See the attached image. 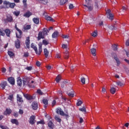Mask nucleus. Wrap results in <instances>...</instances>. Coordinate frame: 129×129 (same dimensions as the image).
Returning <instances> with one entry per match:
<instances>
[{"mask_svg":"<svg viewBox=\"0 0 129 129\" xmlns=\"http://www.w3.org/2000/svg\"><path fill=\"white\" fill-rule=\"evenodd\" d=\"M14 19H13V16L11 15H8L6 16V18L4 19L5 23L8 24V23H13Z\"/></svg>","mask_w":129,"mask_h":129,"instance_id":"f257e3e1","label":"nucleus"},{"mask_svg":"<svg viewBox=\"0 0 129 129\" xmlns=\"http://www.w3.org/2000/svg\"><path fill=\"white\" fill-rule=\"evenodd\" d=\"M56 113H57L58 114H59L62 116H66V117H69V115H68V114H65V113H64V111H63V110L60 108H57L56 109Z\"/></svg>","mask_w":129,"mask_h":129,"instance_id":"f03ea898","label":"nucleus"},{"mask_svg":"<svg viewBox=\"0 0 129 129\" xmlns=\"http://www.w3.org/2000/svg\"><path fill=\"white\" fill-rule=\"evenodd\" d=\"M106 13L107 15V18H108V19H109V20H113V15L112 14L110 13H111L110 9H108L107 11H106Z\"/></svg>","mask_w":129,"mask_h":129,"instance_id":"7ed1b4c3","label":"nucleus"},{"mask_svg":"<svg viewBox=\"0 0 129 129\" xmlns=\"http://www.w3.org/2000/svg\"><path fill=\"white\" fill-rule=\"evenodd\" d=\"M23 81V85L25 86L26 85H28L30 82V79L27 77H24L22 80Z\"/></svg>","mask_w":129,"mask_h":129,"instance_id":"20e7f679","label":"nucleus"},{"mask_svg":"<svg viewBox=\"0 0 129 129\" xmlns=\"http://www.w3.org/2000/svg\"><path fill=\"white\" fill-rule=\"evenodd\" d=\"M35 119H36V116L35 115H32L30 116L29 120L30 124H32V125H33V124H35V123H36V120Z\"/></svg>","mask_w":129,"mask_h":129,"instance_id":"39448f33","label":"nucleus"},{"mask_svg":"<svg viewBox=\"0 0 129 129\" xmlns=\"http://www.w3.org/2000/svg\"><path fill=\"white\" fill-rule=\"evenodd\" d=\"M15 47L17 49H20L21 48V41H20L19 39H17L15 41Z\"/></svg>","mask_w":129,"mask_h":129,"instance_id":"423d86ee","label":"nucleus"},{"mask_svg":"<svg viewBox=\"0 0 129 129\" xmlns=\"http://www.w3.org/2000/svg\"><path fill=\"white\" fill-rule=\"evenodd\" d=\"M38 103L37 102H33L32 103V108L34 109V110H37L38 109Z\"/></svg>","mask_w":129,"mask_h":129,"instance_id":"0eeeda50","label":"nucleus"},{"mask_svg":"<svg viewBox=\"0 0 129 129\" xmlns=\"http://www.w3.org/2000/svg\"><path fill=\"white\" fill-rule=\"evenodd\" d=\"M8 81L11 85H15V78L13 77H10L8 79Z\"/></svg>","mask_w":129,"mask_h":129,"instance_id":"6e6552de","label":"nucleus"},{"mask_svg":"<svg viewBox=\"0 0 129 129\" xmlns=\"http://www.w3.org/2000/svg\"><path fill=\"white\" fill-rule=\"evenodd\" d=\"M23 96H24L25 98H26L27 100H32L33 99V96H31L28 94H23Z\"/></svg>","mask_w":129,"mask_h":129,"instance_id":"1a4fd4ad","label":"nucleus"},{"mask_svg":"<svg viewBox=\"0 0 129 129\" xmlns=\"http://www.w3.org/2000/svg\"><path fill=\"white\" fill-rule=\"evenodd\" d=\"M25 44L28 49H30V37H27L25 41Z\"/></svg>","mask_w":129,"mask_h":129,"instance_id":"9d476101","label":"nucleus"},{"mask_svg":"<svg viewBox=\"0 0 129 129\" xmlns=\"http://www.w3.org/2000/svg\"><path fill=\"white\" fill-rule=\"evenodd\" d=\"M44 34H43V32H41L40 31L38 33V37H37V39L38 41H40V40H41V39H44Z\"/></svg>","mask_w":129,"mask_h":129,"instance_id":"9b49d317","label":"nucleus"},{"mask_svg":"<svg viewBox=\"0 0 129 129\" xmlns=\"http://www.w3.org/2000/svg\"><path fill=\"white\" fill-rule=\"evenodd\" d=\"M17 31L18 32H19L20 35H18V33H16V38H17L18 39H21L22 38V34H23L22 30H21L20 29H18L17 30Z\"/></svg>","mask_w":129,"mask_h":129,"instance_id":"f8f14e48","label":"nucleus"},{"mask_svg":"<svg viewBox=\"0 0 129 129\" xmlns=\"http://www.w3.org/2000/svg\"><path fill=\"white\" fill-rule=\"evenodd\" d=\"M5 33L6 34L7 37H11V30L10 29H6L4 31Z\"/></svg>","mask_w":129,"mask_h":129,"instance_id":"ddd939ff","label":"nucleus"},{"mask_svg":"<svg viewBox=\"0 0 129 129\" xmlns=\"http://www.w3.org/2000/svg\"><path fill=\"white\" fill-rule=\"evenodd\" d=\"M47 125L51 129L54 128V123L51 120L48 122Z\"/></svg>","mask_w":129,"mask_h":129,"instance_id":"4468645a","label":"nucleus"},{"mask_svg":"<svg viewBox=\"0 0 129 129\" xmlns=\"http://www.w3.org/2000/svg\"><path fill=\"white\" fill-rule=\"evenodd\" d=\"M11 122L13 124H16V125H19V121L17 119H12Z\"/></svg>","mask_w":129,"mask_h":129,"instance_id":"2eb2a0df","label":"nucleus"},{"mask_svg":"<svg viewBox=\"0 0 129 129\" xmlns=\"http://www.w3.org/2000/svg\"><path fill=\"white\" fill-rule=\"evenodd\" d=\"M31 16H32V12H30V11H27L23 15V16L25 17V18H30Z\"/></svg>","mask_w":129,"mask_h":129,"instance_id":"dca6fc26","label":"nucleus"},{"mask_svg":"<svg viewBox=\"0 0 129 129\" xmlns=\"http://www.w3.org/2000/svg\"><path fill=\"white\" fill-rule=\"evenodd\" d=\"M64 59H69V51H68V50L67 49L64 52Z\"/></svg>","mask_w":129,"mask_h":129,"instance_id":"f3484780","label":"nucleus"},{"mask_svg":"<svg viewBox=\"0 0 129 129\" xmlns=\"http://www.w3.org/2000/svg\"><path fill=\"white\" fill-rule=\"evenodd\" d=\"M7 81L2 82L0 84V86L2 88V89L3 90L5 89V88H6V86H7Z\"/></svg>","mask_w":129,"mask_h":129,"instance_id":"a211bd4d","label":"nucleus"},{"mask_svg":"<svg viewBox=\"0 0 129 129\" xmlns=\"http://www.w3.org/2000/svg\"><path fill=\"white\" fill-rule=\"evenodd\" d=\"M17 101H19V102H21V103H23V102H24L23 98H22V97L20 96V95L17 94Z\"/></svg>","mask_w":129,"mask_h":129,"instance_id":"6ab92c4d","label":"nucleus"},{"mask_svg":"<svg viewBox=\"0 0 129 129\" xmlns=\"http://www.w3.org/2000/svg\"><path fill=\"white\" fill-rule=\"evenodd\" d=\"M12 113V110H11V109H6V110L4 112V114L5 115H8V114H9V115H10V114H11Z\"/></svg>","mask_w":129,"mask_h":129,"instance_id":"aec40b11","label":"nucleus"},{"mask_svg":"<svg viewBox=\"0 0 129 129\" xmlns=\"http://www.w3.org/2000/svg\"><path fill=\"white\" fill-rule=\"evenodd\" d=\"M42 102L44 104V107L45 108H46L48 105V100H47V99H44L43 100H42Z\"/></svg>","mask_w":129,"mask_h":129,"instance_id":"412c9836","label":"nucleus"},{"mask_svg":"<svg viewBox=\"0 0 129 129\" xmlns=\"http://www.w3.org/2000/svg\"><path fill=\"white\" fill-rule=\"evenodd\" d=\"M33 21L34 22V23L36 24L37 25H39L40 23V20L39 19V18H34L33 19Z\"/></svg>","mask_w":129,"mask_h":129,"instance_id":"4be33fe9","label":"nucleus"},{"mask_svg":"<svg viewBox=\"0 0 129 129\" xmlns=\"http://www.w3.org/2000/svg\"><path fill=\"white\" fill-rule=\"evenodd\" d=\"M44 56H45V57L48 58V56H49V51H48V49H47V48L44 49Z\"/></svg>","mask_w":129,"mask_h":129,"instance_id":"5701e85b","label":"nucleus"},{"mask_svg":"<svg viewBox=\"0 0 129 129\" xmlns=\"http://www.w3.org/2000/svg\"><path fill=\"white\" fill-rule=\"evenodd\" d=\"M58 35H59V33L58 32V31H55L53 33L52 37L53 38H57V37H58Z\"/></svg>","mask_w":129,"mask_h":129,"instance_id":"b1692460","label":"nucleus"},{"mask_svg":"<svg viewBox=\"0 0 129 129\" xmlns=\"http://www.w3.org/2000/svg\"><path fill=\"white\" fill-rule=\"evenodd\" d=\"M114 59L115 60L117 63V66H119V65H120V60H119V59L117 58V56H115Z\"/></svg>","mask_w":129,"mask_h":129,"instance_id":"393cba45","label":"nucleus"},{"mask_svg":"<svg viewBox=\"0 0 129 129\" xmlns=\"http://www.w3.org/2000/svg\"><path fill=\"white\" fill-rule=\"evenodd\" d=\"M91 52L92 53V55H93V56H96V49L95 48H92L91 49Z\"/></svg>","mask_w":129,"mask_h":129,"instance_id":"a878e982","label":"nucleus"},{"mask_svg":"<svg viewBox=\"0 0 129 129\" xmlns=\"http://www.w3.org/2000/svg\"><path fill=\"white\" fill-rule=\"evenodd\" d=\"M17 84L19 86H22V79L20 77L17 79Z\"/></svg>","mask_w":129,"mask_h":129,"instance_id":"bb28decb","label":"nucleus"},{"mask_svg":"<svg viewBox=\"0 0 129 129\" xmlns=\"http://www.w3.org/2000/svg\"><path fill=\"white\" fill-rule=\"evenodd\" d=\"M67 94L70 96V97H74V91H72L71 93L68 92Z\"/></svg>","mask_w":129,"mask_h":129,"instance_id":"cd10ccee","label":"nucleus"},{"mask_svg":"<svg viewBox=\"0 0 129 129\" xmlns=\"http://www.w3.org/2000/svg\"><path fill=\"white\" fill-rule=\"evenodd\" d=\"M84 7H86V8H87V9L89 10V12H91V11H92V10H93V6H88L86 5H84Z\"/></svg>","mask_w":129,"mask_h":129,"instance_id":"c85d7f7f","label":"nucleus"},{"mask_svg":"<svg viewBox=\"0 0 129 129\" xmlns=\"http://www.w3.org/2000/svg\"><path fill=\"white\" fill-rule=\"evenodd\" d=\"M31 48H32L34 50L35 52H36V53L37 52V46H36L35 45V44L34 43H31Z\"/></svg>","mask_w":129,"mask_h":129,"instance_id":"c756f323","label":"nucleus"},{"mask_svg":"<svg viewBox=\"0 0 129 129\" xmlns=\"http://www.w3.org/2000/svg\"><path fill=\"white\" fill-rule=\"evenodd\" d=\"M23 29L25 31H26L27 30H30L31 29V25H25L23 27Z\"/></svg>","mask_w":129,"mask_h":129,"instance_id":"7c9ffc66","label":"nucleus"},{"mask_svg":"<svg viewBox=\"0 0 129 129\" xmlns=\"http://www.w3.org/2000/svg\"><path fill=\"white\" fill-rule=\"evenodd\" d=\"M67 2H68V0H60L59 4L60 6H63V5H65Z\"/></svg>","mask_w":129,"mask_h":129,"instance_id":"2f4dec72","label":"nucleus"},{"mask_svg":"<svg viewBox=\"0 0 129 129\" xmlns=\"http://www.w3.org/2000/svg\"><path fill=\"white\" fill-rule=\"evenodd\" d=\"M109 30H116L117 28H116V26L115 25H110L108 27Z\"/></svg>","mask_w":129,"mask_h":129,"instance_id":"473e14b6","label":"nucleus"},{"mask_svg":"<svg viewBox=\"0 0 129 129\" xmlns=\"http://www.w3.org/2000/svg\"><path fill=\"white\" fill-rule=\"evenodd\" d=\"M39 3L43 5H47L48 4V0H39Z\"/></svg>","mask_w":129,"mask_h":129,"instance_id":"72a5a7b5","label":"nucleus"},{"mask_svg":"<svg viewBox=\"0 0 129 129\" xmlns=\"http://www.w3.org/2000/svg\"><path fill=\"white\" fill-rule=\"evenodd\" d=\"M47 29L46 28H44L43 29V31H42V34L43 35V36H46V35H48V33H47Z\"/></svg>","mask_w":129,"mask_h":129,"instance_id":"f704fd0d","label":"nucleus"},{"mask_svg":"<svg viewBox=\"0 0 129 129\" xmlns=\"http://www.w3.org/2000/svg\"><path fill=\"white\" fill-rule=\"evenodd\" d=\"M1 36L4 37V36H6V33L0 29V41H2V39H1Z\"/></svg>","mask_w":129,"mask_h":129,"instance_id":"c9c22d12","label":"nucleus"},{"mask_svg":"<svg viewBox=\"0 0 129 129\" xmlns=\"http://www.w3.org/2000/svg\"><path fill=\"white\" fill-rule=\"evenodd\" d=\"M56 82L57 83H59L60 82V80H61V76H57L55 79Z\"/></svg>","mask_w":129,"mask_h":129,"instance_id":"e433bc0d","label":"nucleus"},{"mask_svg":"<svg viewBox=\"0 0 129 129\" xmlns=\"http://www.w3.org/2000/svg\"><path fill=\"white\" fill-rule=\"evenodd\" d=\"M9 7L11 9H14L15 7H16V4L13 3H9Z\"/></svg>","mask_w":129,"mask_h":129,"instance_id":"4c0bfd02","label":"nucleus"},{"mask_svg":"<svg viewBox=\"0 0 129 129\" xmlns=\"http://www.w3.org/2000/svg\"><path fill=\"white\" fill-rule=\"evenodd\" d=\"M37 52H35L37 55H40L42 53V48H39V51H38V48H37Z\"/></svg>","mask_w":129,"mask_h":129,"instance_id":"58836bf2","label":"nucleus"},{"mask_svg":"<svg viewBox=\"0 0 129 129\" xmlns=\"http://www.w3.org/2000/svg\"><path fill=\"white\" fill-rule=\"evenodd\" d=\"M115 91H116V90H115V88H111L110 89V93L112 94H114V93H115Z\"/></svg>","mask_w":129,"mask_h":129,"instance_id":"ea45409f","label":"nucleus"},{"mask_svg":"<svg viewBox=\"0 0 129 129\" xmlns=\"http://www.w3.org/2000/svg\"><path fill=\"white\" fill-rule=\"evenodd\" d=\"M79 110L80 111H82V112H86V108H85V107H83V108H80Z\"/></svg>","mask_w":129,"mask_h":129,"instance_id":"a19ab883","label":"nucleus"},{"mask_svg":"<svg viewBox=\"0 0 129 129\" xmlns=\"http://www.w3.org/2000/svg\"><path fill=\"white\" fill-rule=\"evenodd\" d=\"M20 11H14L13 12V14L14 15H16V17H18L20 15Z\"/></svg>","mask_w":129,"mask_h":129,"instance_id":"79ce46f5","label":"nucleus"},{"mask_svg":"<svg viewBox=\"0 0 129 129\" xmlns=\"http://www.w3.org/2000/svg\"><path fill=\"white\" fill-rule=\"evenodd\" d=\"M37 124H45V121H44V120H41L37 122Z\"/></svg>","mask_w":129,"mask_h":129,"instance_id":"37998d69","label":"nucleus"},{"mask_svg":"<svg viewBox=\"0 0 129 129\" xmlns=\"http://www.w3.org/2000/svg\"><path fill=\"white\" fill-rule=\"evenodd\" d=\"M8 53L10 57H13V56L15 55V54H14V52H13V51H8Z\"/></svg>","mask_w":129,"mask_h":129,"instance_id":"c03bdc74","label":"nucleus"},{"mask_svg":"<svg viewBox=\"0 0 129 129\" xmlns=\"http://www.w3.org/2000/svg\"><path fill=\"white\" fill-rule=\"evenodd\" d=\"M45 19L47 20V21H53V18L49 16H46L45 17Z\"/></svg>","mask_w":129,"mask_h":129,"instance_id":"a18cd8bd","label":"nucleus"},{"mask_svg":"<svg viewBox=\"0 0 129 129\" xmlns=\"http://www.w3.org/2000/svg\"><path fill=\"white\" fill-rule=\"evenodd\" d=\"M42 43H43V45H44V46H47V45H48V44H49V42H48L46 40H43L42 41Z\"/></svg>","mask_w":129,"mask_h":129,"instance_id":"49530a36","label":"nucleus"},{"mask_svg":"<svg viewBox=\"0 0 129 129\" xmlns=\"http://www.w3.org/2000/svg\"><path fill=\"white\" fill-rule=\"evenodd\" d=\"M83 103V102H82V101L79 100L77 102V106H80V105H81V104H82Z\"/></svg>","mask_w":129,"mask_h":129,"instance_id":"de8ad7c7","label":"nucleus"},{"mask_svg":"<svg viewBox=\"0 0 129 129\" xmlns=\"http://www.w3.org/2000/svg\"><path fill=\"white\" fill-rule=\"evenodd\" d=\"M55 120H56V121H57L58 122H61V118H60L59 117H58L57 116H55Z\"/></svg>","mask_w":129,"mask_h":129,"instance_id":"09e8293b","label":"nucleus"},{"mask_svg":"<svg viewBox=\"0 0 129 129\" xmlns=\"http://www.w3.org/2000/svg\"><path fill=\"white\" fill-rule=\"evenodd\" d=\"M0 128L2 129H9V127L0 124Z\"/></svg>","mask_w":129,"mask_h":129,"instance_id":"8fccbe9b","label":"nucleus"},{"mask_svg":"<svg viewBox=\"0 0 129 129\" xmlns=\"http://www.w3.org/2000/svg\"><path fill=\"white\" fill-rule=\"evenodd\" d=\"M14 98V95L12 94L9 96L8 97V99L9 100H11L12 101V100H13V99Z\"/></svg>","mask_w":129,"mask_h":129,"instance_id":"3c124183","label":"nucleus"},{"mask_svg":"<svg viewBox=\"0 0 129 129\" xmlns=\"http://www.w3.org/2000/svg\"><path fill=\"white\" fill-rule=\"evenodd\" d=\"M81 82L83 84H85V78H81Z\"/></svg>","mask_w":129,"mask_h":129,"instance_id":"603ef678","label":"nucleus"},{"mask_svg":"<svg viewBox=\"0 0 129 129\" xmlns=\"http://www.w3.org/2000/svg\"><path fill=\"white\" fill-rule=\"evenodd\" d=\"M85 3L87 6H90V3H91V0H85Z\"/></svg>","mask_w":129,"mask_h":129,"instance_id":"864d4df0","label":"nucleus"},{"mask_svg":"<svg viewBox=\"0 0 129 129\" xmlns=\"http://www.w3.org/2000/svg\"><path fill=\"white\" fill-rule=\"evenodd\" d=\"M23 57H25V58H27V57H29V52H24Z\"/></svg>","mask_w":129,"mask_h":129,"instance_id":"5fc2aeb1","label":"nucleus"},{"mask_svg":"<svg viewBox=\"0 0 129 129\" xmlns=\"http://www.w3.org/2000/svg\"><path fill=\"white\" fill-rule=\"evenodd\" d=\"M92 36H93V37H96L97 36V31H94Z\"/></svg>","mask_w":129,"mask_h":129,"instance_id":"6e6d98bb","label":"nucleus"},{"mask_svg":"<svg viewBox=\"0 0 129 129\" xmlns=\"http://www.w3.org/2000/svg\"><path fill=\"white\" fill-rule=\"evenodd\" d=\"M13 115L15 117H18V116H19V113H18V112H14Z\"/></svg>","mask_w":129,"mask_h":129,"instance_id":"4d7b16f0","label":"nucleus"},{"mask_svg":"<svg viewBox=\"0 0 129 129\" xmlns=\"http://www.w3.org/2000/svg\"><path fill=\"white\" fill-rule=\"evenodd\" d=\"M37 93L40 94V95H43V92H42V91L40 89L37 90Z\"/></svg>","mask_w":129,"mask_h":129,"instance_id":"13d9d810","label":"nucleus"},{"mask_svg":"<svg viewBox=\"0 0 129 129\" xmlns=\"http://www.w3.org/2000/svg\"><path fill=\"white\" fill-rule=\"evenodd\" d=\"M36 65L37 66V67H40L41 66V62H40L39 61H37L36 62Z\"/></svg>","mask_w":129,"mask_h":129,"instance_id":"bf43d9fd","label":"nucleus"},{"mask_svg":"<svg viewBox=\"0 0 129 129\" xmlns=\"http://www.w3.org/2000/svg\"><path fill=\"white\" fill-rule=\"evenodd\" d=\"M126 53V55L127 57H129V50H124Z\"/></svg>","mask_w":129,"mask_h":129,"instance_id":"052dcab7","label":"nucleus"},{"mask_svg":"<svg viewBox=\"0 0 129 129\" xmlns=\"http://www.w3.org/2000/svg\"><path fill=\"white\" fill-rule=\"evenodd\" d=\"M116 84H117L119 86H122V85H123V84H122L121 82H118L116 83Z\"/></svg>","mask_w":129,"mask_h":129,"instance_id":"680f3d73","label":"nucleus"},{"mask_svg":"<svg viewBox=\"0 0 129 129\" xmlns=\"http://www.w3.org/2000/svg\"><path fill=\"white\" fill-rule=\"evenodd\" d=\"M56 105V100H53L52 102V106H55Z\"/></svg>","mask_w":129,"mask_h":129,"instance_id":"e2e57ef3","label":"nucleus"},{"mask_svg":"<svg viewBox=\"0 0 129 129\" xmlns=\"http://www.w3.org/2000/svg\"><path fill=\"white\" fill-rule=\"evenodd\" d=\"M113 50L114 51H117V46L115 45V44H114V45L113 46Z\"/></svg>","mask_w":129,"mask_h":129,"instance_id":"0e129e2a","label":"nucleus"},{"mask_svg":"<svg viewBox=\"0 0 129 129\" xmlns=\"http://www.w3.org/2000/svg\"><path fill=\"white\" fill-rule=\"evenodd\" d=\"M62 48L63 49H67V44H62Z\"/></svg>","mask_w":129,"mask_h":129,"instance_id":"69168bd1","label":"nucleus"},{"mask_svg":"<svg viewBox=\"0 0 129 129\" xmlns=\"http://www.w3.org/2000/svg\"><path fill=\"white\" fill-rule=\"evenodd\" d=\"M24 5L26 7L27 6V0H23Z\"/></svg>","mask_w":129,"mask_h":129,"instance_id":"338daca9","label":"nucleus"},{"mask_svg":"<svg viewBox=\"0 0 129 129\" xmlns=\"http://www.w3.org/2000/svg\"><path fill=\"white\" fill-rule=\"evenodd\" d=\"M125 45H126V46H129V39H128V40L126 41Z\"/></svg>","mask_w":129,"mask_h":129,"instance_id":"774afa93","label":"nucleus"}]
</instances>
